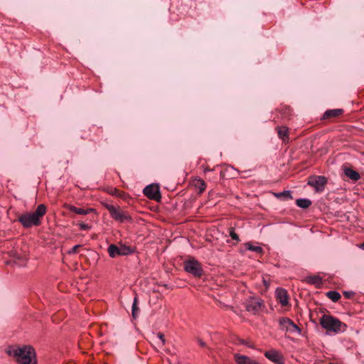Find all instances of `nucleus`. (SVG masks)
<instances>
[{"label":"nucleus","mask_w":364,"mask_h":364,"mask_svg":"<svg viewBox=\"0 0 364 364\" xmlns=\"http://www.w3.org/2000/svg\"><path fill=\"white\" fill-rule=\"evenodd\" d=\"M6 353L18 364H36V351L31 346H9Z\"/></svg>","instance_id":"nucleus-1"},{"label":"nucleus","mask_w":364,"mask_h":364,"mask_svg":"<svg viewBox=\"0 0 364 364\" xmlns=\"http://www.w3.org/2000/svg\"><path fill=\"white\" fill-rule=\"evenodd\" d=\"M46 206L44 204H40L33 213H26L20 216L18 221L26 228L38 226L41 224V218L46 213Z\"/></svg>","instance_id":"nucleus-2"},{"label":"nucleus","mask_w":364,"mask_h":364,"mask_svg":"<svg viewBox=\"0 0 364 364\" xmlns=\"http://www.w3.org/2000/svg\"><path fill=\"white\" fill-rule=\"evenodd\" d=\"M320 324L326 331H332L335 333L343 332L346 328V325L342 323L339 319L326 314L321 317Z\"/></svg>","instance_id":"nucleus-3"},{"label":"nucleus","mask_w":364,"mask_h":364,"mask_svg":"<svg viewBox=\"0 0 364 364\" xmlns=\"http://www.w3.org/2000/svg\"><path fill=\"white\" fill-rule=\"evenodd\" d=\"M103 206L109 212L111 217L119 222V223H127L132 222V219L130 215L122 210L119 207H115L112 204L109 203H103Z\"/></svg>","instance_id":"nucleus-4"},{"label":"nucleus","mask_w":364,"mask_h":364,"mask_svg":"<svg viewBox=\"0 0 364 364\" xmlns=\"http://www.w3.org/2000/svg\"><path fill=\"white\" fill-rule=\"evenodd\" d=\"M183 268L186 272L191 274L195 277H200L203 274L201 264L193 258L184 261Z\"/></svg>","instance_id":"nucleus-5"},{"label":"nucleus","mask_w":364,"mask_h":364,"mask_svg":"<svg viewBox=\"0 0 364 364\" xmlns=\"http://www.w3.org/2000/svg\"><path fill=\"white\" fill-rule=\"evenodd\" d=\"M264 307L263 300L257 297H250L245 302L246 310L253 315L258 314Z\"/></svg>","instance_id":"nucleus-6"},{"label":"nucleus","mask_w":364,"mask_h":364,"mask_svg":"<svg viewBox=\"0 0 364 364\" xmlns=\"http://www.w3.org/2000/svg\"><path fill=\"white\" fill-rule=\"evenodd\" d=\"M107 251L109 257L112 258H114L117 256L129 255L133 252V250L129 246L125 245L117 246L114 244L109 245Z\"/></svg>","instance_id":"nucleus-7"},{"label":"nucleus","mask_w":364,"mask_h":364,"mask_svg":"<svg viewBox=\"0 0 364 364\" xmlns=\"http://www.w3.org/2000/svg\"><path fill=\"white\" fill-rule=\"evenodd\" d=\"M307 183L314 187L316 192H322L327 183V178L323 176H311Z\"/></svg>","instance_id":"nucleus-8"},{"label":"nucleus","mask_w":364,"mask_h":364,"mask_svg":"<svg viewBox=\"0 0 364 364\" xmlns=\"http://www.w3.org/2000/svg\"><path fill=\"white\" fill-rule=\"evenodd\" d=\"M143 193L146 197L151 200L159 201L161 198L159 186L157 184L146 186L144 188Z\"/></svg>","instance_id":"nucleus-9"},{"label":"nucleus","mask_w":364,"mask_h":364,"mask_svg":"<svg viewBox=\"0 0 364 364\" xmlns=\"http://www.w3.org/2000/svg\"><path fill=\"white\" fill-rule=\"evenodd\" d=\"M264 356L276 364H284V358L278 350L271 349L264 352Z\"/></svg>","instance_id":"nucleus-10"},{"label":"nucleus","mask_w":364,"mask_h":364,"mask_svg":"<svg viewBox=\"0 0 364 364\" xmlns=\"http://www.w3.org/2000/svg\"><path fill=\"white\" fill-rule=\"evenodd\" d=\"M276 298L277 300L282 304V306H286L289 304V296L287 291L285 289L282 288L277 289Z\"/></svg>","instance_id":"nucleus-11"},{"label":"nucleus","mask_w":364,"mask_h":364,"mask_svg":"<svg viewBox=\"0 0 364 364\" xmlns=\"http://www.w3.org/2000/svg\"><path fill=\"white\" fill-rule=\"evenodd\" d=\"M235 360L237 364H259L257 360L240 354H235Z\"/></svg>","instance_id":"nucleus-12"},{"label":"nucleus","mask_w":364,"mask_h":364,"mask_svg":"<svg viewBox=\"0 0 364 364\" xmlns=\"http://www.w3.org/2000/svg\"><path fill=\"white\" fill-rule=\"evenodd\" d=\"M343 112H344V111L343 109H328L324 112L322 119H327L336 118V117H338L340 115L343 114Z\"/></svg>","instance_id":"nucleus-13"},{"label":"nucleus","mask_w":364,"mask_h":364,"mask_svg":"<svg viewBox=\"0 0 364 364\" xmlns=\"http://www.w3.org/2000/svg\"><path fill=\"white\" fill-rule=\"evenodd\" d=\"M343 172L348 178L353 181H358L360 178L359 173L350 168H344Z\"/></svg>","instance_id":"nucleus-14"},{"label":"nucleus","mask_w":364,"mask_h":364,"mask_svg":"<svg viewBox=\"0 0 364 364\" xmlns=\"http://www.w3.org/2000/svg\"><path fill=\"white\" fill-rule=\"evenodd\" d=\"M67 208L73 213H75L78 215H87L92 212L94 211L93 208H87V209H83L80 208H77L74 205H69L67 206Z\"/></svg>","instance_id":"nucleus-15"},{"label":"nucleus","mask_w":364,"mask_h":364,"mask_svg":"<svg viewBox=\"0 0 364 364\" xmlns=\"http://www.w3.org/2000/svg\"><path fill=\"white\" fill-rule=\"evenodd\" d=\"M279 137L284 141H289V129L285 126H281L277 127Z\"/></svg>","instance_id":"nucleus-16"},{"label":"nucleus","mask_w":364,"mask_h":364,"mask_svg":"<svg viewBox=\"0 0 364 364\" xmlns=\"http://www.w3.org/2000/svg\"><path fill=\"white\" fill-rule=\"evenodd\" d=\"M305 281L308 284H314L316 287H320L322 284V278L318 275L307 277Z\"/></svg>","instance_id":"nucleus-17"},{"label":"nucleus","mask_w":364,"mask_h":364,"mask_svg":"<svg viewBox=\"0 0 364 364\" xmlns=\"http://www.w3.org/2000/svg\"><path fill=\"white\" fill-rule=\"evenodd\" d=\"M292 321H293L289 318H286V317L281 318L279 321L280 328L283 331H287V330L288 329V328L289 327V325L292 323Z\"/></svg>","instance_id":"nucleus-18"},{"label":"nucleus","mask_w":364,"mask_h":364,"mask_svg":"<svg viewBox=\"0 0 364 364\" xmlns=\"http://www.w3.org/2000/svg\"><path fill=\"white\" fill-rule=\"evenodd\" d=\"M296 204L301 208H307L311 205V201L306 198H299L296 200Z\"/></svg>","instance_id":"nucleus-19"},{"label":"nucleus","mask_w":364,"mask_h":364,"mask_svg":"<svg viewBox=\"0 0 364 364\" xmlns=\"http://www.w3.org/2000/svg\"><path fill=\"white\" fill-rule=\"evenodd\" d=\"M326 296L334 302L338 301L341 299V294L336 291H328Z\"/></svg>","instance_id":"nucleus-20"},{"label":"nucleus","mask_w":364,"mask_h":364,"mask_svg":"<svg viewBox=\"0 0 364 364\" xmlns=\"http://www.w3.org/2000/svg\"><path fill=\"white\" fill-rule=\"evenodd\" d=\"M245 246L246 247L247 250L255 252L257 253H262V248L259 246H255L251 242H246L245 244Z\"/></svg>","instance_id":"nucleus-21"},{"label":"nucleus","mask_w":364,"mask_h":364,"mask_svg":"<svg viewBox=\"0 0 364 364\" xmlns=\"http://www.w3.org/2000/svg\"><path fill=\"white\" fill-rule=\"evenodd\" d=\"M287 331V332H290V333H301V329L299 328V327L296 324H295L294 323V321H292V323L289 325V327L288 328Z\"/></svg>","instance_id":"nucleus-22"},{"label":"nucleus","mask_w":364,"mask_h":364,"mask_svg":"<svg viewBox=\"0 0 364 364\" xmlns=\"http://www.w3.org/2000/svg\"><path fill=\"white\" fill-rule=\"evenodd\" d=\"M287 331V332H290V333H301V329L299 328V327L296 324H295L294 323V321H292V323L289 325V327L288 328Z\"/></svg>","instance_id":"nucleus-23"},{"label":"nucleus","mask_w":364,"mask_h":364,"mask_svg":"<svg viewBox=\"0 0 364 364\" xmlns=\"http://www.w3.org/2000/svg\"><path fill=\"white\" fill-rule=\"evenodd\" d=\"M229 235L231 237V238L234 240H236L238 242L240 240L238 235L235 232L234 228H229Z\"/></svg>","instance_id":"nucleus-24"},{"label":"nucleus","mask_w":364,"mask_h":364,"mask_svg":"<svg viewBox=\"0 0 364 364\" xmlns=\"http://www.w3.org/2000/svg\"><path fill=\"white\" fill-rule=\"evenodd\" d=\"M138 310L139 309L137 307V299L135 297L132 304V316L134 318H136L137 316Z\"/></svg>","instance_id":"nucleus-25"},{"label":"nucleus","mask_w":364,"mask_h":364,"mask_svg":"<svg viewBox=\"0 0 364 364\" xmlns=\"http://www.w3.org/2000/svg\"><path fill=\"white\" fill-rule=\"evenodd\" d=\"M109 193L111 195H113V196H119L120 198H122L123 196H124V193L122 192H120L118 189L117 188H113L111 190V191L109 192Z\"/></svg>","instance_id":"nucleus-26"},{"label":"nucleus","mask_w":364,"mask_h":364,"mask_svg":"<svg viewBox=\"0 0 364 364\" xmlns=\"http://www.w3.org/2000/svg\"><path fill=\"white\" fill-rule=\"evenodd\" d=\"M79 226H80V229L81 230H87L91 228L90 225H89L88 224L84 223H79Z\"/></svg>","instance_id":"nucleus-27"},{"label":"nucleus","mask_w":364,"mask_h":364,"mask_svg":"<svg viewBox=\"0 0 364 364\" xmlns=\"http://www.w3.org/2000/svg\"><path fill=\"white\" fill-rule=\"evenodd\" d=\"M284 196L286 198H291V191H284L277 194V196Z\"/></svg>","instance_id":"nucleus-28"},{"label":"nucleus","mask_w":364,"mask_h":364,"mask_svg":"<svg viewBox=\"0 0 364 364\" xmlns=\"http://www.w3.org/2000/svg\"><path fill=\"white\" fill-rule=\"evenodd\" d=\"M80 247V245H75L70 250L68 251L69 254H75L77 252V249Z\"/></svg>","instance_id":"nucleus-29"},{"label":"nucleus","mask_w":364,"mask_h":364,"mask_svg":"<svg viewBox=\"0 0 364 364\" xmlns=\"http://www.w3.org/2000/svg\"><path fill=\"white\" fill-rule=\"evenodd\" d=\"M354 293L353 291H344L343 295L346 298L350 299L351 296H353Z\"/></svg>","instance_id":"nucleus-30"},{"label":"nucleus","mask_w":364,"mask_h":364,"mask_svg":"<svg viewBox=\"0 0 364 364\" xmlns=\"http://www.w3.org/2000/svg\"><path fill=\"white\" fill-rule=\"evenodd\" d=\"M157 336L161 341V343L164 345L165 343V338L164 334L161 333H158Z\"/></svg>","instance_id":"nucleus-31"},{"label":"nucleus","mask_w":364,"mask_h":364,"mask_svg":"<svg viewBox=\"0 0 364 364\" xmlns=\"http://www.w3.org/2000/svg\"><path fill=\"white\" fill-rule=\"evenodd\" d=\"M361 247L364 250V242L361 245Z\"/></svg>","instance_id":"nucleus-32"},{"label":"nucleus","mask_w":364,"mask_h":364,"mask_svg":"<svg viewBox=\"0 0 364 364\" xmlns=\"http://www.w3.org/2000/svg\"><path fill=\"white\" fill-rule=\"evenodd\" d=\"M204 190V188H200V192H202Z\"/></svg>","instance_id":"nucleus-33"},{"label":"nucleus","mask_w":364,"mask_h":364,"mask_svg":"<svg viewBox=\"0 0 364 364\" xmlns=\"http://www.w3.org/2000/svg\"><path fill=\"white\" fill-rule=\"evenodd\" d=\"M201 185H202V186H204V185H205V183H203V181H202V182H201Z\"/></svg>","instance_id":"nucleus-34"}]
</instances>
